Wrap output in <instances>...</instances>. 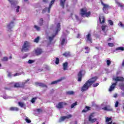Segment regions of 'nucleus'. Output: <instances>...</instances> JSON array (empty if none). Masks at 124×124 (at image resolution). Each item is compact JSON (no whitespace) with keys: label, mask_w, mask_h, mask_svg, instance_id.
Wrapping results in <instances>:
<instances>
[{"label":"nucleus","mask_w":124,"mask_h":124,"mask_svg":"<svg viewBox=\"0 0 124 124\" xmlns=\"http://www.w3.org/2000/svg\"><path fill=\"white\" fill-rule=\"evenodd\" d=\"M49 0H43V2H45V3H47Z\"/></svg>","instance_id":"54"},{"label":"nucleus","mask_w":124,"mask_h":124,"mask_svg":"<svg viewBox=\"0 0 124 124\" xmlns=\"http://www.w3.org/2000/svg\"><path fill=\"white\" fill-rule=\"evenodd\" d=\"M85 74H86V71H85L84 70H81L78 72V82H81V81H82V78H83V77L84 75H85Z\"/></svg>","instance_id":"7"},{"label":"nucleus","mask_w":124,"mask_h":124,"mask_svg":"<svg viewBox=\"0 0 124 124\" xmlns=\"http://www.w3.org/2000/svg\"><path fill=\"white\" fill-rule=\"evenodd\" d=\"M120 50V51H124V46H122V47H118L117 48H116V51H118Z\"/></svg>","instance_id":"27"},{"label":"nucleus","mask_w":124,"mask_h":124,"mask_svg":"<svg viewBox=\"0 0 124 124\" xmlns=\"http://www.w3.org/2000/svg\"><path fill=\"white\" fill-rule=\"evenodd\" d=\"M115 3L118 5L119 7H124V5L123 4V3L119 2L118 1L116 0L115 1Z\"/></svg>","instance_id":"19"},{"label":"nucleus","mask_w":124,"mask_h":124,"mask_svg":"<svg viewBox=\"0 0 124 124\" xmlns=\"http://www.w3.org/2000/svg\"><path fill=\"white\" fill-rule=\"evenodd\" d=\"M13 24H14V22L12 21L9 25H8V28L9 30H11L12 28H13V27L11 26V25H13Z\"/></svg>","instance_id":"25"},{"label":"nucleus","mask_w":124,"mask_h":124,"mask_svg":"<svg viewBox=\"0 0 124 124\" xmlns=\"http://www.w3.org/2000/svg\"><path fill=\"white\" fill-rule=\"evenodd\" d=\"M120 87L121 88V89L123 91L124 90V83H121L120 84Z\"/></svg>","instance_id":"41"},{"label":"nucleus","mask_w":124,"mask_h":124,"mask_svg":"<svg viewBox=\"0 0 124 124\" xmlns=\"http://www.w3.org/2000/svg\"><path fill=\"white\" fill-rule=\"evenodd\" d=\"M62 55L64 56V57H70L71 54H70V52L67 51L63 53Z\"/></svg>","instance_id":"21"},{"label":"nucleus","mask_w":124,"mask_h":124,"mask_svg":"<svg viewBox=\"0 0 124 124\" xmlns=\"http://www.w3.org/2000/svg\"><path fill=\"white\" fill-rule=\"evenodd\" d=\"M30 46H31V44L28 41H25L23 46H22V48L21 49V52H27V51H29V48H30Z\"/></svg>","instance_id":"6"},{"label":"nucleus","mask_w":124,"mask_h":124,"mask_svg":"<svg viewBox=\"0 0 124 124\" xmlns=\"http://www.w3.org/2000/svg\"><path fill=\"white\" fill-rule=\"evenodd\" d=\"M10 111H19V108L17 107H11L10 108Z\"/></svg>","instance_id":"22"},{"label":"nucleus","mask_w":124,"mask_h":124,"mask_svg":"<svg viewBox=\"0 0 124 124\" xmlns=\"http://www.w3.org/2000/svg\"><path fill=\"white\" fill-rule=\"evenodd\" d=\"M56 0H52L49 4V5L48 7V11L47 12L48 13H50V10H51V7H52V5H53V4H54V3H55V1Z\"/></svg>","instance_id":"13"},{"label":"nucleus","mask_w":124,"mask_h":124,"mask_svg":"<svg viewBox=\"0 0 124 124\" xmlns=\"http://www.w3.org/2000/svg\"><path fill=\"white\" fill-rule=\"evenodd\" d=\"M111 40H112V38H109L108 39L107 41H111Z\"/></svg>","instance_id":"57"},{"label":"nucleus","mask_w":124,"mask_h":124,"mask_svg":"<svg viewBox=\"0 0 124 124\" xmlns=\"http://www.w3.org/2000/svg\"><path fill=\"white\" fill-rule=\"evenodd\" d=\"M1 61L2 62H7L8 61V58L7 57H4Z\"/></svg>","instance_id":"35"},{"label":"nucleus","mask_w":124,"mask_h":124,"mask_svg":"<svg viewBox=\"0 0 124 124\" xmlns=\"http://www.w3.org/2000/svg\"><path fill=\"white\" fill-rule=\"evenodd\" d=\"M67 103L65 102H59L56 106V108L58 109H62L63 108V106H66Z\"/></svg>","instance_id":"8"},{"label":"nucleus","mask_w":124,"mask_h":124,"mask_svg":"<svg viewBox=\"0 0 124 124\" xmlns=\"http://www.w3.org/2000/svg\"><path fill=\"white\" fill-rule=\"evenodd\" d=\"M3 98H4V99H7V98H6V97L5 96H4L3 97Z\"/></svg>","instance_id":"61"},{"label":"nucleus","mask_w":124,"mask_h":124,"mask_svg":"<svg viewBox=\"0 0 124 124\" xmlns=\"http://www.w3.org/2000/svg\"><path fill=\"white\" fill-rule=\"evenodd\" d=\"M67 94H69V95H71L72 94H74V92L73 91H68L66 92Z\"/></svg>","instance_id":"30"},{"label":"nucleus","mask_w":124,"mask_h":124,"mask_svg":"<svg viewBox=\"0 0 124 124\" xmlns=\"http://www.w3.org/2000/svg\"><path fill=\"white\" fill-rule=\"evenodd\" d=\"M65 1H66V0H60V5L62 6L63 9H64V4H65Z\"/></svg>","instance_id":"16"},{"label":"nucleus","mask_w":124,"mask_h":124,"mask_svg":"<svg viewBox=\"0 0 124 124\" xmlns=\"http://www.w3.org/2000/svg\"><path fill=\"white\" fill-rule=\"evenodd\" d=\"M107 64L108 66L111 64V61L108 60H107Z\"/></svg>","instance_id":"45"},{"label":"nucleus","mask_w":124,"mask_h":124,"mask_svg":"<svg viewBox=\"0 0 124 124\" xmlns=\"http://www.w3.org/2000/svg\"><path fill=\"white\" fill-rule=\"evenodd\" d=\"M35 85L39 86L40 83L39 82H35Z\"/></svg>","instance_id":"58"},{"label":"nucleus","mask_w":124,"mask_h":124,"mask_svg":"<svg viewBox=\"0 0 124 124\" xmlns=\"http://www.w3.org/2000/svg\"><path fill=\"white\" fill-rule=\"evenodd\" d=\"M39 86L40 87H42V88H47V85H46V84L42 83H39Z\"/></svg>","instance_id":"26"},{"label":"nucleus","mask_w":124,"mask_h":124,"mask_svg":"<svg viewBox=\"0 0 124 124\" xmlns=\"http://www.w3.org/2000/svg\"><path fill=\"white\" fill-rule=\"evenodd\" d=\"M80 14L81 15L82 17H84V16H85L88 18V17H90V16H91L92 13L91 11H89L88 12V9H87L86 8H84L80 9Z\"/></svg>","instance_id":"3"},{"label":"nucleus","mask_w":124,"mask_h":124,"mask_svg":"<svg viewBox=\"0 0 124 124\" xmlns=\"http://www.w3.org/2000/svg\"><path fill=\"white\" fill-rule=\"evenodd\" d=\"M40 26H43V21H40L39 23Z\"/></svg>","instance_id":"53"},{"label":"nucleus","mask_w":124,"mask_h":124,"mask_svg":"<svg viewBox=\"0 0 124 124\" xmlns=\"http://www.w3.org/2000/svg\"><path fill=\"white\" fill-rule=\"evenodd\" d=\"M20 9V6H17V7H16V12H17V13H18V12H19V10Z\"/></svg>","instance_id":"51"},{"label":"nucleus","mask_w":124,"mask_h":124,"mask_svg":"<svg viewBox=\"0 0 124 124\" xmlns=\"http://www.w3.org/2000/svg\"><path fill=\"white\" fill-rule=\"evenodd\" d=\"M102 110H104L105 111H108L109 112L113 111V109L111 108V106L109 105L107 106L102 108Z\"/></svg>","instance_id":"10"},{"label":"nucleus","mask_w":124,"mask_h":124,"mask_svg":"<svg viewBox=\"0 0 124 124\" xmlns=\"http://www.w3.org/2000/svg\"><path fill=\"white\" fill-rule=\"evenodd\" d=\"M118 26L119 27H121L122 28H124V25L122 23V22L120 21L118 23Z\"/></svg>","instance_id":"39"},{"label":"nucleus","mask_w":124,"mask_h":124,"mask_svg":"<svg viewBox=\"0 0 124 124\" xmlns=\"http://www.w3.org/2000/svg\"><path fill=\"white\" fill-rule=\"evenodd\" d=\"M34 29H35L36 30V31H40V27L37 26V25H34Z\"/></svg>","instance_id":"36"},{"label":"nucleus","mask_w":124,"mask_h":124,"mask_svg":"<svg viewBox=\"0 0 124 124\" xmlns=\"http://www.w3.org/2000/svg\"><path fill=\"white\" fill-rule=\"evenodd\" d=\"M75 17L77 20H79V16H78L77 15H76Z\"/></svg>","instance_id":"56"},{"label":"nucleus","mask_w":124,"mask_h":124,"mask_svg":"<svg viewBox=\"0 0 124 124\" xmlns=\"http://www.w3.org/2000/svg\"><path fill=\"white\" fill-rule=\"evenodd\" d=\"M37 99V97H33L31 99V103H34L35 102V101Z\"/></svg>","instance_id":"29"},{"label":"nucleus","mask_w":124,"mask_h":124,"mask_svg":"<svg viewBox=\"0 0 124 124\" xmlns=\"http://www.w3.org/2000/svg\"><path fill=\"white\" fill-rule=\"evenodd\" d=\"M9 59H10V60H11V59H12V56H10Z\"/></svg>","instance_id":"64"},{"label":"nucleus","mask_w":124,"mask_h":124,"mask_svg":"<svg viewBox=\"0 0 124 124\" xmlns=\"http://www.w3.org/2000/svg\"><path fill=\"white\" fill-rule=\"evenodd\" d=\"M92 117H93V115H91L89 116V121L91 122V123H92V124H93V123H95V122H96L97 119H96V118L92 119Z\"/></svg>","instance_id":"12"},{"label":"nucleus","mask_w":124,"mask_h":124,"mask_svg":"<svg viewBox=\"0 0 124 124\" xmlns=\"http://www.w3.org/2000/svg\"><path fill=\"white\" fill-rule=\"evenodd\" d=\"M114 81H116L115 83H113L109 87L108 91L109 92H112L115 90L116 86H117V82H124V78L122 77H116V78H113Z\"/></svg>","instance_id":"2"},{"label":"nucleus","mask_w":124,"mask_h":124,"mask_svg":"<svg viewBox=\"0 0 124 124\" xmlns=\"http://www.w3.org/2000/svg\"><path fill=\"white\" fill-rule=\"evenodd\" d=\"M14 87V88H21L22 86H21V84H20V83L16 82L15 83Z\"/></svg>","instance_id":"23"},{"label":"nucleus","mask_w":124,"mask_h":124,"mask_svg":"<svg viewBox=\"0 0 124 124\" xmlns=\"http://www.w3.org/2000/svg\"><path fill=\"white\" fill-rule=\"evenodd\" d=\"M107 124H112V121H111L110 122H109V123H108Z\"/></svg>","instance_id":"63"},{"label":"nucleus","mask_w":124,"mask_h":124,"mask_svg":"<svg viewBox=\"0 0 124 124\" xmlns=\"http://www.w3.org/2000/svg\"><path fill=\"white\" fill-rule=\"evenodd\" d=\"M25 121H26V123H27L28 124H31V120L29 119V118L28 117H26V118L25 119Z\"/></svg>","instance_id":"38"},{"label":"nucleus","mask_w":124,"mask_h":124,"mask_svg":"<svg viewBox=\"0 0 124 124\" xmlns=\"http://www.w3.org/2000/svg\"><path fill=\"white\" fill-rule=\"evenodd\" d=\"M101 3L102 5L103 6L102 10L104 13H106V14H108V10L111 8L110 6L107 4H105L102 1V0H101Z\"/></svg>","instance_id":"5"},{"label":"nucleus","mask_w":124,"mask_h":124,"mask_svg":"<svg viewBox=\"0 0 124 124\" xmlns=\"http://www.w3.org/2000/svg\"><path fill=\"white\" fill-rule=\"evenodd\" d=\"M108 22L110 26H114V22H113V21L109 19L108 21Z\"/></svg>","instance_id":"34"},{"label":"nucleus","mask_w":124,"mask_h":124,"mask_svg":"<svg viewBox=\"0 0 124 124\" xmlns=\"http://www.w3.org/2000/svg\"><path fill=\"white\" fill-rule=\"evenodd\" d=\"M65 42V39L63 38L61 41V45L62 46L64 45V43Z\"/></svg>","instance_id":"43"},{"label":"nucleus","mask_w":124,"mask_h":124,"mask_svg":"<svg viewBox=\"0 0 124 124\" xmlns=\"http://www.w3.org/2000/svg\"><path fill=\"white\" fill-rule=\"evenodd\" d=\"M76 105H77V102H75V103H73L71 106V108H74Z\"/></svg>","instance_id":"33"},{"label":"nucleus","mask_w":124,"mask_h":124,"mask_svg":"<svg viewBox=\"0 0 124 124\" xmlns=\"http://www.w3.org/2000/svg\"><path fill=\"white\" fill-rule=\"evenodd\" d=\"M108 45L109 47H114V46H115V44H114V43H108Z\"/></svg>","instance_id":"42"},{"label":"nucleus","mask_w":124,"mask_h":124,"mask_svg":"<svg viewBox=\"0 0 124 124\" xmlns=\"http://www.w3.org/2000/svg\"><path fill=\"white\" fill-rule=\"evenodd\" d=\"M34 42H35L36 43H38L39 42V36H38L34 40Z\"/></svg>","instance_id":"31"},{"label":"nucleus","mask_w":124,"mask_h":124,"mask_svg":"<svg viewBox=\"0 0 124 124\" xmlns=\"http://www.w3.org/2000/svg\"><path fill=\"white\" fill-rule=\"evenodd\" d=\"M22 74L21 73H16L15 75H14V77H16V76H19Z\"/></svg>","instance_id":"48"},{"label":"nucleus","mask_w":124,"mask_h":124,"mask_svg":"<svg viewBox=\"0 0 124 124\" xmlns=\"http://www.w3.org/2000/svg\"><path fill=\"white\" fill-rule=\"evenodd\" d=\"M85 50H88L85 52V54H89L90 53V47L89 46H85Z\"/></svg>","instance_id":"28"},{"label":"nucleus","mask_w":124,"mask_h":124,"mask_svg":"<svg viewBox=\"0 0 124 124\" xmlns=\"http://www.w3.org/2000/svg\"><path fill=\"white\" fill-rule=\"evenodd\" d=\"M62 78L58 79L57 80L53 81L51 83L50 85H55L58 84L59 82H61V81H62Z\"/></svg>","instance_id":"18"},{"label":"nucleus","mask_w":124,"mask_h":124,"mask_svg":"<svg viewBox=\"0 0 124 124\" xmlns=\"http://www.w3.org/2000/svg\"><path fill=\"white\" fill-rule=\"evenodd\" d=\"M86 41H89V42H90V43H93V38H92V35L91 34V33H88L87 35H86Z\"/></svg>","instance_id":"11"},{"label":"nucleus","mask_w":124,"mask_h":124,"mask_svg":"<svg viewBox=\"0 0 124 124\" xmlns=\"http://www.w3.org/2000/svg\"><path fill=\"white\" fill-rule=\"evenodd\" d=\"M29 81H30V79H29V78H28V79L26 80V82H29Z\"/></svg>","instance_id":"62"},{"label":"nucleus","mask_w":124,"mask_h":124,"mask_svg":"<svg viewBox=\"0 0 124 124\" xmlns=\"http://www.w3.org/2000/svg\"><path fill=\"white\" fill-rule=\"evenodd\" d=\"M40 22H43V18H41L40 19Z\"/></svg>","instance_id":"60"},{"label":"nucleus","mask_w":124,"mask_h":124,"mask_svg":"<svg viewBox=\"0 0 124 124\" xmlns=\"http://www.w3.org/2000/svg\"><path fill=\"white\" fill-rule=\"evenodd\" d=\"M68 67V63L67 62H65L63 63V70H67V68Z\"/></svg>","instance_id":"17"},{"label":"nucleus","mask_w":124,"mask_h":124,"mask_svg":"<svg viewBox=\"0 0 124 124\" xmlns=\"http://www.w3.org/2000/svg\"><path fill=\"white\" fill-rule=\"evenodd\" d=\"M12 74L11 73L9 72L8 73V77H11Z\"/></svg>","instance_id":"55"},{"label":"nucleus","mask_w":124,"mask_h":124,"mask_svg":"<svg viewBox=\"0 0 124 124\" xmlns=\"http://www.w3.org/2000/svg\"><path fill=\"white\" fill-rule=\"evenodd\" d=\"M111 120H112V118L107 117L106 118V122L107 123H108V122H110V121H111Z\"/></svg>","instance_id":"46"},{"label":"nucleus","mask_w":124,"mask_h":124,"mask_svg":"<svg viewBox=\"0 0 124 124\" xmlns=\"http://www.w3.org/2000/svg\"><path fill=\"white\" fill-rule=\"evenodd\" d=\"M72 115L71 114H69L66 116H62L59 120V122L60 123H62V122H63V121L66 120V119H70V118H72Z\"/></svg>","instance_id":"9"},{"label":"nucleus","mask_w":124,"mask_h":124,"mask_svg":"<svg viewBox=\"0 0 124 124\" xmlns=\"http://www.w3.org/2000/svg\"><path fill=\"white\" fill-rule=\"evenodd\" d=\"M81 37V34L80 33H78L77 36V38H80V37Z\"/></svg>","instance_id":"52"},{"label":"nucleus","mask_w":124,"mask_h":124,"mask_svg":"<svg viewBox=\"0 0 124 124\" xmlns=\"http://www.w3.org/2000/svg\"><path fill=\"white\" fill-rule=\"evenodd\" d=\"M99 21L100 24H104V23H105V17H104V16H100Z\"/></svg>","instance_id":"14"},{"label":"nucleus","mask_w":124,"mask_h":124,"mask_svg":"<svg viewBox=\"0 0 124 124\" xmlns=\"http://www.w3.org/2000/svg\"><path fill=\"white\" fill-rule=\"evenodd\" d=\"M55 63L56 64H59L60 63V59L58 57L56 59Z\"/></svg>","instance_id":"37"},{"label":"nucleus","mask_w":124,"mask_h":124,"mask_svg":"<svg viewBox=\"0 0 124 124\" xmlns=\"http://www.w3.org/2000/svg\"><path fill=\"white\" fill-rule=\"evenodd\" d=\"M47 9L48 11V8L46 7L45 9H44L42 11V14H44V13H45L47 11Z\"/></svg>","instance_id":"44"},{"label":"nucleus","mask_w":124,"mask_h":124,"mask_svg":"<svg viewBox=\"0 0 124 124\" xmlns=\"http://www.w3.org/2000/svg\"><path fill=\"white\" fill-rule=\"evenodd\" d=\"M97 79L98 78L96 76L90 78L81 87V92H86V91L89 90V88L92 87V85H93L94 83H95Z\"/></svg>","instance_id":"1"},{"label":"nucleus","mask_w":124,"mask_h":124,"mask_svg":"<svg viewBox=\"0 0 124 124\" xmlns=\"http://www.w3.org/2000/svg\"><path fill=\"white\" fill-rule=\"evenodd\" d=\"M37 111L38 112V113H42V112H43V110H42V109L40 108H37Z\"/></svg>","instance_id":"47"},{"label":"nucleus","mask_w":124,"mask_h":124,"mask_svg":"<svg viewBox=\"0 0 124 124\" xmlns=\"http://www.w3.org/2000/svg\"><path fill=\"white\" fill-rule=\"evenodd\" d=\"M18 105L20 106V107H21V108H24V107H26V105L24 104L23 102H19Z\"/></svg>","instance_id":"24"},{"label":"nucleus","mask_w":124,"mask_h":124,"mask_svg":"<svg viewBox=\"0 0 124 124\" xmlns=\"http://www.w3.org/2000/svg\"><path fill=\"white\" fill-rule=\"evenodd\" d=\"M122 66H124V60H123L122 64Z\"/></svg>","instance_id":"59"},{"label":"nucleus","mask_w":124,"mask_h":124,"mask_svg":"<svg viewBox=\"0 0 124 124\" xmlns=\"http://www.w3.org/2000/svg\"><path fill=\"white\" fill-rule=\"evenodd\" d=\"M85 109H87L86 110V109L82 110V113H87V112L88 111H89V110H91V107H90L86 106L85 107Z\"/></svg>","instance_id":"20"},{"label":"nucleus","mask_w":124,"mask_h":124,"mask_svg":"<svg viewBox=\"0 0 124 124\" xmlns=\"http://www.w3.org/2000/svg\"><path fill=\"white\" fill-rule=\"evenodd\" d=\"M119 106V101H116L115 104V107H118Z\"/></svg>","instance_id":"50"},{"label":"nucleus","mask_w":124,"mask_h":124,"mask_svg":"<svg viewBox=\"0 0 124 124\" xmlns=\"http://www.w3.org/2000/svg\"><path fill=\"white\" fill-rule=\"evenodd\" d=\"M101 28H102V30L103 31H105V29H106V28H107V26H106V25H104L102 26Z\"/></svg>","instance_id":"32"},{"label":"nucleus","mask_w":124,"mask_h":124,"mask_svg":"<svg viewBox=\"0 0 124 124\" xmlns=\"http://www.w3.org/2000/svg\"><path fill=\"white\" fill-rule=\"evenodd\" d=\"M99 85V83H96L95 84H93V88H96Z\"/></svg>","instance_id":"40"},{"label":"nucleus","mask_w":124,"mask_h":124,"mask_svg":"<svg viewBox=\"0 0 124 124\" xmlns=\"http://www.w3.org/2000/svg\"><path fill=\"white\" fill-rule=\"evenodd\" d=\"M43 51L41 49V48H37L35 50V53L37 55V56H40V55H41L43 53Z\"/></svg>","instance_id":"15"},{"label":"nucleus","mask_w":124,"mask_h":124,"mask_svg":"<svg viewBox=\"0 0 124 124\" xmlns=\"http://www.w3.org/2000/svg\"><path fill=\"white\" fill-rule=\"evenodd\" d=\"M61 31V23H59L57 25V28H56L55 34L52 35V37H51V36L49 37V41H50V42L51 41H53L54 38L56 37V35H57V34H58V33L59 32V31Z\"/></svg>","instance_id":"4"},{"label":"nucleus","mask_w":124,"mask_h":124,"mask_svg":"<svg viewBox=\"0 0 124 124\" xmlns=\"http://www.w3.org/2000/svg\"><path fill=\"white\" fill-rule=\"evenodd\" d=\"M34 61H33V60H29L28 62V63H30V64H31V63H33Z\"/></svg>","instance_id":"49"}]
</instances>
